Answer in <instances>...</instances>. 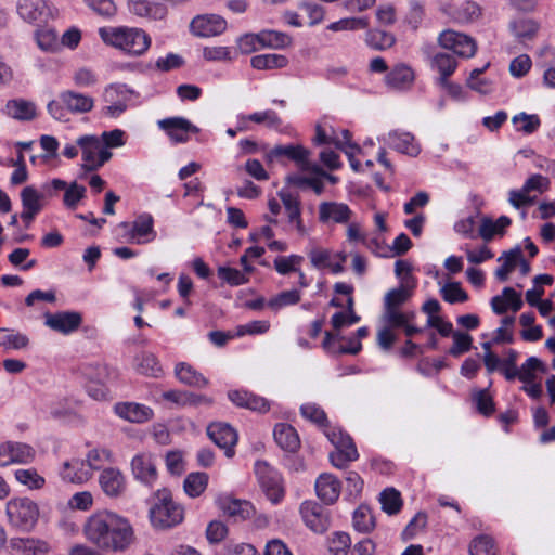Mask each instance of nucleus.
<instances>
[{
    "label": "nucleus",
    "mask_w": 555,
    "mask_h": 555,
    "mask_svg": "<svg viewBox=\"0 0 555 555\" xmlns=\"http://www.w3.org/2000/svg\"><path fill=\"white\" fill-rule=\"evenodd\" d=\"M89 542L106 552H124L135 540L130 521L112 512H99L91 515L83 527Z\"/></svg>",
    "instance_id": "obj_1"
},
{
    "label": "nucleus",
    "mask_w": 555,
    "mask_h": 555,
    "mask_svg": "<svg viewBox=\"0 0 555 555\" xmlns=\"http://www.w3.org/2000/svg\"><path fill=\"white\" fill-rule=\"evenodd\" d=\"M99 35L107 46L131 55H142L151 46L150 36L140 28L126 26L101 27Z\"/></svg>",
    "instance_id": "obj_2"
},
{
    "label": "nucleus",
    "mask_w": 555,
    "mask_h": 555,
    "mask_svg": "<svg viewBox=\"0 0 555 555\" xmlns=\"http://www.w3.org/2000/svg\"><path fill=\"white\" fill-rule=\"evenodd\" d=\"M183 518L184 509L173 501L171 491L167 488L157 490L150 509V519L153 527L169 529L182 522Z\"/></svg>",
    "instance_id": "obj_3"
},
{
    "label": "nucleus",
    "mask_w": 555,
    "mask_h": 555,
    "mask_svg": "<svg viewBox=\"0 0 555 555\" xmlns=\"http://www.w3.org/2000/svg\"><path fill=\"white\" fill-rule=\"evenodd\" d=\"M5 513L9 524L17 530L28 532L37 524L39 507L29 498H13L8 501Z\"/></svg>",
    "instance_id": "obj_4"
},
{
    "label": "nucleus",
    "mask_w": 555,
    "mask_h": 555,
    "mask_svg": "<svg viewBox=\"0 0 555 555\" xmlns=\"http://www.w3.org/2000/svg\"><path fill=\"white\" fill-rule=\"evenodd\" d=\"M118 229L121 237L129 243L146 244L156 238L154 219L147 212L139 215L133 222H120Z\"/></svg>",
    "instance_id": "obj_5"
},
{
    "label": "nucleus",
    "mask_w": 555,
    "mask_h": 555,
    "mask_svg": "<svg viewBox=\"0 0 555 555\" xmlns=\"http://www.w3.org/2000/svg\"><path fill=\"white\" fill-rule=\"evenodd\" d=\"M326 436L336 448L334 452L330 453V462L333 466L344 469L350 462L359 457L356 444L349 435L332 429L326 431Z\"/></svg>",
    "instance_id": "obj_6"
},
{
    "label": "nucleus",
    "mask_w": 555,
    "mask_h": 555,
    "mask_svg": "<svg viewBox=\"0 0 555 555\" xmlns=\"http://www.w3.org/2000/svg\"><path fill=\"white\" fill-rule=\"evenodd\" d=\"M255 474L267 498L274 504L281 502L285 492L282 477L278 470L266 461H257L255 463Z\"/></svg>",
    "instance_id": "obj_7"
},
{
    "label": "nucleus",
    "mask_w": 555,
    "mask_h": 555,
    "mask_svg": "<svg viewBox=\"0 0 555 555\" xmlns=\"http://www.w3.org/2000/svg\"><path fill=\"white\" fill-rule=\"evenodd\" d=\"M82 373L88 379L87 389L89 395L96 399H105L108 395L106 384L115 377V372L105 364H88Z\"/></svg>",
    "instance_id": "obj_8"
},
{
    "label": "nucleus",
    "mask_w": 555,
    "mask_h": 555,
    "mask_svg": "<svg viewBox=\"0 0 555 555\" xmlns=\"http://www.w3.org/2000/svg\"><path fill=\"white\" fill-rule=\"evenodd\" d=\"M132 92L125 86H109L105 89L103 98L106 103L101 115L107 118H118L128 108Z\"/></svg>",
    "instance_id": "obj_9"
},
{
    "label": "nucleus",
    "mask_w": 555,
    "mask_h": 555,
    "mask_svg": "<svg viewBox=\"0 0 555 555\" xmlns=\"http://www.w3.org/2000/svg\"><path fill=\"white\" fill-rule=\"evenodd\" d=\"M438 42L441 48L450 50L461 57H472L477 50V44L472 37L451 29L442 31L438 37Z\"/></svg>",
    "instance_id": "obj_10"
},
{
    "label": "nucleus",
    "mask_w": 555,
    "mask_h": 555,
    "mask_svg": "<svg viewBox=\"0 0 555 555\" xmlns=\"http://www.w3.org/2000/svg\"><path fill=\"white\" fill-rule=\"evenodd\" d=\"M55 9L48 0H18L17 13L28 23H46L54 18Z\"/></svg>",
    "instance_id": "obj_11"
},
{
    "label": "nucleus",
    "mask_w": 555,
    "mask_h": 555,
    "mask_svg": "<svg viewBox=\"0 0 555 555\" xmlns=\"http://www.w3.org/2000/svg\"><path fill=\"white\" fill-rule=\"evenodd\" d=\"M300 515L307 527L317 533H322L330 528L327 511L314 501H305L300 505Z\"/></svg>",
    "instance_id": "obj_12"
},
{
    "label": "nucleus",
    "mask_w": 555,
    "mask_h": 555,
    "mask_svg": "<svg viewBox=\"0 0 555 555\" xmlns=\"http://www.w3.org/2000/svg\"><path fill=\"white\" fill-rule=\"evenodd\" d=\"M207 435L221 449L228 457L234 455V446L237 442L236 430L228 423L215 422L208 425Z\"/></svg>",
    "instance_id": "obj_13"
},
{
    "label": "nucleus",
    "mask_w": 555,
    "mask_h": 555,
    "mask_svg": "<svg viewBox=\"0 0 555 555\" xmlns=\"http://www.w3.org/2000/svg\"><path fill=\"white\" fill-rule=\"evenodd\" d=\"M159 129L176 143H184L189 140V133H197L199 129L184 117H169L157 121Z\"/></svg>",
    "instance_id": "obj_14"
},
{
    "label": "nucleus",
    "mask_w": 555,
    "mask_h": 555,
    "mask_svg": "<svg viewBox=\"0 0 555 555\" xmlns=\"http://www.w3.org/2000/svg\"><path fill=\"white\" fill-rule=\"evenodd\" d=\"M44 318L48 327L64 335L77 331L82 323V315L77 311L48 312Z\"/></svg>",
    "instance_id": "obj_15"
},
{
    "label": "nucleus",
    "mask_w": 555,
    "mask_h": 555,
    "mask_svg": "<svg viewBox=\"0 0 555 555\" xmlns=\"http://www.w3.org/2000/svg\"><path fill=\"white\" fill-rule=\"evenodd\" d=\"M414 80V69L405 63H398L387 72L384 82L392 91H405L413 86Z\"/></svg>",
    "instance_id": "obj_16"
},
{
    "label": "nucleus",
    "mask_w": 555,
    "mask_h": 555,
    "mask_svg": "<svg viewBox=\"0 0 555 555\" xmlns=\"http://www.w3.org/2000/svg\"><path fill=\"white\" fill-rule=\"evenodd\" d=\"M227 28L225 21L214 14L198 15L190 23L191 33L197 37H212L222 34Z\"/></svg>",
    "instance_id": "obj_17"
},
{
    "label": "nucleus",
    "mask_w": 555,
    "mask_h": 555,
    "mask_svg": "<svg viewBox=\"0 0 555 555\" xmlns=\"http://www.w3.org/2000/svg\"><path fill=\"white\" fill-rule=\"evenodd\" d=\"M35 457V450L22 442H5L0 446V466L12 463H28Z\"/></svg>",
    "instance_id": "obj_18"
},
{
    "label": "nucleus",
    "mask_w": 555,
    "mask_h": 555,
    "mask_svg": "<svg viewBox=\"0 0 555 555\" xmlns=\"http://www.w3.org/2000/svg\"><path fill=\"white\" fill-rule=\"evenodd\" d=\"M309 155V150L302 145H276L267 153V159L272 162L275 158L285 156L294 160L301 169L310 170Z\"/></svg>",
    "instance_id": "obj_19"
},
{
    "label": "nucleus",
    "mask_w": 555,
    "mask_h": 555,
    "mask_svg": "<svg viewBox=\"0 0 555 555\" xmlns=\"http://www.w3.org/2000/svg\"><path fill=\"white\" fill-rule=\"evenodd\" d=\"M318 498L325 504H334L340 494V481L332 474L323 473L315 480Z\"/></svg>",
    "instance_id": "obj_20"
},
{
    "label": "nucleus",
    "mask_w": 555,
    "mask_h": 555,
    "mask_svg": "<svg viewBox=\"0 0 555 555\" xmlns=\"http://www.w3.org/2000/svg\"><path fill=\"white\" fill-rule=\"evenodd\" d=\"M228 398L238 408L249 409L259 413H266L270 410V403L266 398L247 390H230Z\"/></svg>",
    "instance_id": "obj_21"
},
{
    "label": "nucleus",
    "mask_w": 555,
    "mask_h": 555,
    "mask_svg": "<svg viewBox=\"0 0 555 555\" xmlns=\"http://www.w3.org/2000/svg\"><path fill=\"white\" fill-rule=\"evenodd\" d=\"M114 411L119 417L131 423H145L154 416V412L150 406L137 402L116 403Z\"/></svg>",
    "instance_id": "obj_22"
},
{
    "label": "nucleus",
    "mask_w": 555,
    "mask_h": 555,
    "mask_svg": "<svg viewBox=\"0 0 555 555\" xmlns=\"http://www.w3.org/2000/svg\"><path fill=\"white\" fill-rule=\"evenodd\" d=\"M352 211L348 205L336 202H323L319 206V219L323 223L330 221L335 223H348Z\"/></svg>",
    "instance_id": "obj_23"
},
{
    "label": "nucleus",
    "mask_w": 555,
    "mask_h": 555,
    "mask_svg": "<svg viewBox=\"0 0 555 555\" xmlns=\"http://www.w3.org/2000/svg\"><path fill=\"white\" fill-rule=\"evenodd\" d=\"M384 141L396 151L410 156H417L421 152L420 145L415 142V138L410 132H400L398 130L390 131Z\"/></svg>",
    "instance_id": "obj_24"
},
{
    "label": "nucleus",
    "mask_w": 555,
    "mask_h": 555,
    "mask_svg": "<svg viewBox=\"0 0 555 555\" xmlns=\"http://www.w3.org/2000/svg\"><path fill=\"white\" fill-rule=\"evenodd\" d=\"M131 469L134 477L146 485H152L157 478L156 465L151 454L135 455L131 462Z\"/></svg>",
    "instance_id": "obj_25"
},
{
    "label": "nucleus",
    "mask_w": 555,
    "mask_h": 555,
    "mask_svg": "<svg viewBox=\"0 0 555 555\" xmlns=\"http://www.w3.org/2000/svg\"><path fill=\"white\" fill-rule=\"evenodd\" d=\"M60 100L64 107L73 114L88 113L94 106L93 98L72 90L61 92Z\"/></svg>",
    "instance_id": "obj_26"
},
{
    "label": "nucleus",
    "mask_w": 555,
    "mask_h": 555,
    "mask_svg": "<svg viewBox=\"0 0 555 555\" xmlns=\"http://www.w3.org/2000/svg\"><path fill=\"white\" fill-rule=\"evenodd\" d=\"M60 475L63 480L73 483H82L92 477L91 469L79 459L64 462Z\"/></svg>",
    "instance_id": "obj_27"
},
{
    "label": "nucleus",
    "mask_w": 555,
    "mask_h": 555,
    "mask_svg": "<svg viewBox=\"0 0 555 555\" xmlns=\"http://www.w3.org/2000/svg\"><path fill=\"white\" fill-rule=\"evenodd\" d=\"M220 508L225 515L233 518L234 521H243L255 514L254 505L245 500L224 499L220 502Z\"/></svg>",
    "instance_id": "obj_28"
},
{
    "label": "nucleus",
    "mask_w": 555,
    "mask_h": 555,
    "mask_svg": "<svg viewBox=\"0 0 555 555\" xmlns=\"http://www.w3.org/2000/svg\"><path fill=\"white\" fill-rule=\"evenodd\" d=\"M273 435L279 447L287 452H296L300 447L299 436L296 429L289 424H276Z\"/></svg>",
    "instance_id": "obj_29"
},
{
    "label": "nucleus",
    "mask_w": 555,
    "mask_h": 555,
    "mask_svg": "<svg viewBox=\"0 0 555 555\" xmlns=\"http://www.w3.org/2000/svg\"><path fill=\"white\" fill-rule=\"evenodd\" d=\"M99 482L104 493L108 496H118L126 488L125 478L116 468L104 469L100 475Z\"/></svg>",
    "instance_id": "obj_30"
},
{
    "label": "nucleus",
    "mask_w": 555,
    "mask_h": 555,
    "mask_svg": "<svg viewBox=\"0 0 555 555\" xmlns=\"http://www.w3.org/2000/svg\"><path fill=\"white\" fill-rule=\"evenodd\" d=\"M511 224L512 220L507 216H501L495 221L483 217L479 227V236L485 242H490L494 236H503Z\"/></svg>",
    "instance_id": "obj_31"
},
{
    "label": "nucleus",
    "mask_w": 555,
    "mask_h": 555,
    "mask_svg": "<svg viewBox=\"0 0 555 555\" xmlns=\"http://www.w3.org/2000/svg\"><path fill=\"white\" fill-rule=\"evenodd\" d=\"M128 9L140 17L152 20H162L167 13L163 4L150 2L149 0H128Z\"/></svg>",
    "instance_id": "obj_32"
},
{
    "label": "nucleus",
    "mask_w": 555,
    "mask_h": 555,
    "mask_svg": "<svg viewBox=\"0 0 555 555\" xmlns=\"http://www.w3.org/2000/svg\"><path fill=\"white\" fill-rule=\"evenodd\" d=\"M431 69L439 74L437 81H446L455 72L457 62L453 54L449 52H437L430 59Z\"/></svg>",
    "instance_id": "obj_33"
},
{
    "label": "nucleus",
    "mask_w": 555,
    "mask_h": 555,
    "mask_svg": "<svg viewBox=\"0 0 555 555\" xmlns=\"http://www.w3.org/2000/svg\"><path fill=\"white\" fill-rule=\"evenodd\" d=\"M5 114L17 120L28 121L36 117L37 112L33 102L24 99H14L7 102Z\"/></svg>",
    "instance_id": "obj_34"
},
{
    "label": "nucleus",
    "mask_w": 555,
    "mask_h": 555,
    "mask_svg": "<svg viewBox=\"0 0 555 555\" xmlns=\"http://www.w3.org/2000/svg\"><path fill=\"white\" fill-rule=\"evenodd\" d=\"M415 285L416 283L401 284L399 287L388 291L384 297V310L400 309L412 296Z\"/></svg>",
    "instance_id": "obj_35"
},
{
    "label": "nucleus",
    "mask_w": 555,
    "mask_h": 555,
    "mask_svg": "<svg viewBox=\"0 0 555 555\" xmlns=\"http://www.w3.org/2000/svg\"><path fill=\"white\" fill-rule=\"evenodd\" d=\"M101 140L95 135H83L77 140L78 146L81 149L82 159L85 162L83 168L87 171H92L91 166L94 165L100 151Z\"/></svg>",
    "instance_id": "obj_36"
},
{
    "label": "nucleus",
    "mask_w": 555,
    "mask_h": 555,
    "mask_svg": "<svg viewBox=\"0 0 555 555\" xmlns=\"http://www.w3.org/2000/svg\"><path fill=\"white\" fill-rule=\"evenodd\" d=\"M175 373L177 378L189 386L204 388L208 385V380L197 372L192 365L181 362L176 365Z\"/></svg>",
    "instance_id": "obj_37"
},
{
    "label": "nucleus",
    "mask_w": 555,
    "mask_h": 555,
    "mask_svg": "<svg viewBox=\"0 0 555 555\" xmlns=\"http://www.w3.org/2000/svg\"><path fill=\"white\" fill-rule=\"evenodd\" d=\"M354 530L360 533H370L376 526L375 517L367 505H360L352 517Z\"/></svg>",
    "instance_id": "obj_38"
},
{
    "label": "nucleus",
    "mask_w": 555,
    "mask_h": 555,
    "mask_svg": "<svg viewBox=\"0 0 555 555\" xmlns=\"http://www.w3.org/2000/svg\"><path fill=\"white\" fill-rule=\"evenodd\" d=\"M519 259V247H515L508 251L503 253V255L498 259V261L503 260V263L495 270L496 279L501 282L507 281L509 273L514 271Z\"/></svg>",
    "instance_id": "obj_39"
},
{
    "label": "nucleus",
    "mask_w": 555,
    "mask_h": 555,
    "mask_svg": "<svg viewBox=\"0 0 555 555\" xmlns=\"http://www.w3.org/2000/svg\"><path fill=\"white\" fill-rule=\"evenodd\" d=\"M382 509L388 515H397L403 505L400 492L390 487L383 490L379 494Z\"/></svg>",
    "instance_id": "obj_40"
},
{
    "label": "nucleus",
    "mask_w": 555,
    "mask_h": 555,
    "mask_svg": "<svg viewBox=\"0 0 555 555\" xmlns=\"http://www.w3.org/2000/svg\"><path fill=\"white\" fill-rule=\"evenodd\" d=\"M287 63V57L281 54H259L250 60L253 68L258 70L283 68Z\"/></svg>",
    "instance_id": "obj_41"
},
{
    "label": "nucleus",
    "mask_w": 555,
    "mask_h": 555,
    "mask_svg": "<svg viewBox=\"0 0 555 555\" xmlns=\"http://www.w3.org/2000/svg\"><path fill=\"white\" fill-rule=\"evenodd\" d=\"M365 42L374 50H386L391 48L396 38L391 33L382 29H371L366 33Z\"/></svg>",
    "instance_id": "obj_42"
},
{
    "label": "nucleus",
    "mask_w": 555,
    "mask_h": 555,
    "mask_svg": "<svg viewBox=\"0 0 555 555\" xmlns=\"http://www.w3.org/2000/svg\"><path fill=\"white\" fill-rule=\"evenodd\" d=\"M470 555H499V548L492 537L480 534L469 544Z\"/></svg>",
    "instance_id": "obj_43"
},
{
    "label": "nucleus",
    "mask_w": 555,
    "mask_h": 555,
    "mask_svg": "<svg viewBox=\"0 0 555 555\" xmlns=\"http://www.w3.org/2000/svg\"><path fill=\"white\" fill-rule=\"evenodd\" d=\"M416 314L414 311H401L400 309H387L383 312V321L390 328H402L408 322H413Z\"/></svg>",
    "instance_id": "obj_44"
},
{
    "label": "nucleus",
    "mask_w": 555,
    "mask_h": 555,
    "mask_svg": "<svg viewBox=\"0 0 555 555\" xmlns=\"http://www.w3.org/2000/svg\"><path fill=\"white\" fill-rule=\"evenodd\" d=\"M208 476L206 473H191L184 479L183 488L191 498L199 496L207 487Z\"/></svg>",
    "instance_id": "obj_45"
},
{
    "label": "nucleus",
    "mask_w": 555,
    "mask_h": 555,
    "mask_svg": "<svg viewBox=\"0 0 555 555\" xmlns=\"http://www.w3.org/2000/svg\"><path fill=\"white\" fill-rule=\"evenodd\" d=\"M351 547V538L348 533L337 531L328 539L330 555H348Z\"/></svg>",
    "instance_id": "obj_46"
},
{
    "label": "nucleus",
    "mask_w": 555,
    "mask_h": 555,
    "mask_svg": "<svg viewBox=\"0 0 555 555\" xmlns=\"http://www.w3.org/2000/svg\"><path fill=\"white\" fill-rule=\"evenodd\" d=\"M261 47L281 49L288 46L292 41L291 37L284 33L275 30H267L259 34Z\"/></svg>",
    "instance_id": "obj_47"
},
{
    "label": "nucleus",
    "mask_w": 555,
    "mask_h": 555,
    "mask_svg": "<svg viewBox=\"0 0 555 555\" xmlns=\"http://www.w3.org/2000/svg\"><path fill=\"white\" fill-rule=\"evenodd\" d=\"M301 294L298 289L284 291L268 301V307L274 311L286 306H293L300 301Z\"/></svg>",
    "instance_id": "obj_48"
},
{
    "label": "nucleus",
    "mask_w": 555,
    "mask_h": 555,
    "mask_svg": "<svg viewBox=\"0 0 555 555\" xmlns=\"http://www.w3.org/2000/svg\"><path fill=\"white\" fill-rule=\"evenodd\" d=\"M83 461L86 466L91 469V475H93L94 470L101 469L105 463L112 461V453L107 449H92Z\"/></svg>",
    "instance_id": "obj_49"
},
{
    "label": "nucleus",
    "mask_w": 555,
    "mask_h": 555,
    "mask_svg": "<svg viewBox=\"0 0 555 555\" xmlns=\"http://www.w3.org/2000/svg\"><path fill=\"white\" fill-rule=\"evenodd\" d=\"M440 294L449 304L464 302L468 299L467 293L461 287L459 282H450L443 285Z\"/></svg>",
    "instance_id": "obj_50"
},
{
    "label": "nucleus",
    "mask_w": 555,
    "mask_h": 555,
    "mask_svg": "<svg viewBox=\"0 0 555 555\" xmlns=\"http://www.w3.org/2000/svg\"><path fill=\"white\" fill-rule=\"evenodd\" d=\"M369 26L367 17H346L328 25V29L333 31L340 30H359Z\"/></svg>",
    "instance_id": "obj_51"
},
{
    "label": "nucleus",
    "mask_w": 555,
    "mask_h": 555,
    "mask_svg": "<svg viewBox=\"0 0 555 555\" xmlns=\"http://www.w3.org/2000/svg\"><path fill=\"white\" fill-rule=\"evenodd\" d=\"M21 199L24 209H29L39 212L42 209V194H40L34 186H25L21 192Z\"/></svg>",
    "instance_id": "obj_52"
},
{
    "label": "nucleus",
    "mask_w": 555,
    "mask_h": 555,
    "mask_svg": "<svg viewBox=\"0 0 555 555\" xmlns=\"http://www.w3.org/2000/svg\"><path fill=\"white\" fill-rule=\"evenodd\" d=\"M15 478L22 485L27 486L29 489H40L44 485V478L40 476L36 469H17Z\"/></svg>",
    "instance_id": "obj_53"
},
{
    "label": "nucleus",
    "mask_w": 555,
    "mask_h": 555,
    "mask_svg": "<svg viewBox=\"0 0 555 555\" xmlns=\"http://www.w3.org/2000/svg\"><path fill=\"white\" fill-rule=\"evenodd\" d=\"M453 345L449 350L452 357H460L472 348L473 337L467 333L452 332Z\"/></svg>",
    "instance_id": "obj_54"
},
{
    "label": "nucleus",
    "mask_w": 555,
    "mask_h": 555,
    "mask_svg": "<svg viewBox=\"0 0 555 555\" xmlns=\"http://www.w3.org/2000/svg\"><path fill=\"white\" fill-rule=\"evenodd\" d=\"M302 261L304 257L299 255L281 256L274 259V268L280 274L286 275L291 272H296L298 269L297 266Z\"/></svg>",
    "instance_id": "obj_55"
},
{
    "label": "nucleus",
    "mask_w": 555,
    "mask_h": 555,
    "mask_svg": "<svg viewBox=\"0 0 555 555\" xmlns=\"http://www.w3.org/2000/svg\"><path fill=\"white\" fill-rule=\"evenodd\" d=\"M28 345V338L25 335L10 332L7 328H0V346L21 349Z\"/></svg>",
    "instance_id": "obj_56"
},
{
    "label": "nucleus",
    "mask_w": 555,
    "mask_h": 555,
    "mask_svg": "<svg viewBox=\"0 0 555 555\" xmlns=\"http://www.w3.org/2000/svg\"><path fill=\"white\" fill-rule=\"evenodd\" d=\"M138 369L142 374L154 377H157L162 373L159 362L152 353H143L138 358Z\"/></svg>",
    "instance_id": "obj_57"
},
{
    "label": "nucleus",
    "mask_w": 555,
    "mask_h": 555,
    "mask_svg": "<svg viewBox=\"0 0 555 555\" xmlns=\"http://www.w3.org/2000/svg\"><path fill=\"white\" fill-rule=\"evenodd\" d=\"M542 366V362L535 358L530 357L527 361L519 367L518 375L516 378L521 380L525 384H530L535 379V371Z\"/></svg>",
    "instance_id": "obj_58"
},
{
    "label": "nucleus",
    "mask_w": 555,
    "mask_h": 555,
    "mask_svg": "<svg viewBox=\"0 0 555 555\" xmlns=\"http://www.w3.org/2000/svg\"><path fill=\"white\" fill-rule=\"evenodd\" d=\"M218 276L231 286H238L248 282V278L243 272L231 267H219Z\"/></svg>",
    "instance_id": "obj_59"
},
{
    "label": "nucleus",
    "mask_w": 555,
    "mask_h": 555,
    "mask_svg": "<svg viewBox=\"0 0 555 555\" xmlns=\"http://www.w3.org/2000/svg\"><path fill=\"white\" fill-rule=\"evenodd\" d=\"M88 8H90L98 15L109 18L117 12V7L113 0H83Z\"/></svg>",
    "instance_id": "obj_60"
},
{
    "label": "nucleus",
    "mask_w": 555,
    "mask_h": 555,
    "mask_svg": "<svg viewBox=\"0 0 555 555\" xmlns=\"http://www.w3.org/2000/svg\"><path fill=\"white\" fill-rule=\"evenodd\" d=\"M246 118L256 124H263L269 128H279L282 125L281 118L272 109L256 112L247 115Z\"/></svg>",
    "instance_id": "obj_61"
},
{
    "label": "nucleus",
    "mask_w": 555,
    "mask_h": 555,
    "mask_svg": "<svg viewBox=\"0 0 555 555\" xmlns=\"http://www.w3.org/2000/svg\"><path fill=\"white\" fill-rule=\"evenodd\" d=\"M36 40L43 51H54L59 47L57 35L53 29L44 28L36 31Z\"/></svg>",
    "instance_id": "obj_62"
},
{
    "label": "nucleus",
    "mask_w": 555,
    "mask_h": 555,
    "mask_svg": "<svg viewBox=\"0 0 555 555\" xmlns=\"http://www.w3.org/2000/svg\"><path fill=\"white\" fill-rule=\"evenodd\" d=\"M86 188L73 182L65 191L63 202L67 208L75 209L80 199L86 196Z\"/></svg>",
    "instance_id": "obj_63"
},
{
    "label": "nucleus",
    "mask_w": 555,
    "mask_h": 555,
    "mask_svg": "<svg viewBox=\"0 0 555 555\" xmlns=\"http://www.w3.org/2000/svg\"><path fill=\"white\" fill-rule=\"evenodd\" d=\"M517 359H518V352L514 349H509L507 351L506 358L502 360L501 373L504 375V377L507 380H514L519 373L518 372L519 367H517V364H516Z\"/></svg>",
    "instance_id": "obj_64"
}]
</instances>
